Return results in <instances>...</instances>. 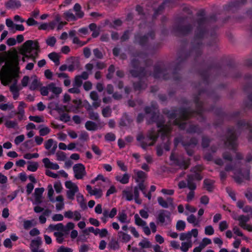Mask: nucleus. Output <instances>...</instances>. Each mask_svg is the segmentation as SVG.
I'll return each instance as SVG.
<instances>
[{"label": "nucleus", "mask_w": 252, "mask_h": 252, "mask_svg": "<svg viewBox=\"0 0 252 252\" xmlns=\"http://www.w3.org/2000/svg\"><path fill=\"white\" fill-rule=\"evenodd\" d=\"M226 145L231 148H234L236 145V137L233 133L231 134L226 142Z\"/></svg>", "instance_id": "obj_27"}, {"label": "nucleus", "mask_w": 252, "mask_h": 252, "mask_svg": "<svg viewBox=\"0 0 252 252\" xmlns=\"http://www.w3.org/2000/svg\"><path fill=\"white\" fill-rule=\"evenodd\" d=\"M205 234L207 235H212L214 234V229L212 226L208 225L205 227Z\"/></svg>", "instance_id": "obj_44"}, {"label": "nucleus", "mask_w": 252, "mask_h": 252, "mask_svg": "<svg viewBox=\"0 0 252 252\" xmlns=\"http://www.w3.org/2000/svg\"><path fill=\"white\" fill-rule=\"evenodd\" d=\"M23 46L25 52L28 53H31L33 49L38 52L40 51L39 43L37 40L34 41L31 40H27L23 44Z\"/></svg>", "instance_id": "obj_9"}, {"label": "nucleus", "mask_w": 252, "mask_h": 252, "mask_svg": "<svg viewBox=\"0 0 252 252\" xmlns=\"http://www.w3.org/2000/svg\"><path fill=\"white\" fill-rule=\"evenodd\" d=\"M123 195L126 197V199L128 201L133 199V195L130 190H124L123 191Z\"/></svg>", "instance_id": "obj_41"}, {"label": "nucleus", "mask_w": 252, "mask_h": 252, "mask_svg": "<svg viewBox=\"0 0 252 252\" xmlns=\"http://www.w3.org/2000/svg\"><path fill=\"white\" fill-rule=\"evenodd\" d=\"M49 90L51 91L57 96L62 93V90L60 87H56L54 83H51L48 85Z\"/></svg>", "instance_id": "obj_19"}, {"label": "nucleus", "mask_w": 252, "mask_h": 252, "mask_svg": "<svg viewBox=\"0 0 252 252\" xmlns=\"http://www.w3.org/2000/svg\"><path fill=\"white\" fill-rule=\"evenodd\" d=\"M108 248L110 249L115 251L120 248V245L117 241H116L114 238H112L108 243Z\"/></svg>", "instance_id": "obj_22"}, {"label": "nucleus", "mask_w": 252, "mask_h": 252, "mask_svg": "<svg viewBox=\"0 0 252 252\" xmlns=\"http://www.w3.org/2000/svg\"><path fill=\"white\" fill-rule=\"evenodd\" d=\"M29 119L31 121L35 122L36 123H42L44 122V120L43 119V118L38 116H30L29 117Z\"/></svg>", "instance_id": "obj_53"}, {"label": "nucleus", "mask_w": 252, "mask_h": 252, "mask_svg": "<svg viewBox=\"0 0 252 252\" xmlns=\"http://www.w3.org/2000/svg\"><path fill=\"white\" fill-rule=\"evenodd\" d=\"M78 191L79 189L77 186L75 187L74 189L67 190L66 195L67 198L69 199L73 200L75 193L77 192Z\"/></svg>", "instance_id": "obj_28"}, {"label": "nucleus", "mask_w": 252, "mask_h": 252, "mask_svg": "<svg viewBox=\"0 0 252 252\" xmlns=\"http://www.w3.org/2000/svg\"><path fill=\"white\" fill-rule=\"evenodd\" d=\"M63 228V224L62 223H59L57 224H51L48 226V229L50 231H53L55 230L60 231Z\"/></svg>", "instance_id": "obj_26"}, {"label": "nucleus", "mask_w": 252, "mask_h": 252, "mask_svg": "<svg viewBox=\"0 0 252 252\" xmlns=\"http://www.w3.org/2000/svg\"><path fill=\"white\" fill-rule=\"evenodd\" d=\"M49 58L53 61L56 65H59L60 63L59 62V56L58 54L56 52H52L48 55Z\"/></svg>", "instance_id": "obj_32"}, {"label": "nucleus", "mask_w": 252, "mask_h": 252, "mask_svg": "<svg viewBox=\"0 0 252 252\" xmlns=\"http://www.w3.org/2000/svg\"><path fill=\"white\" fill-rule=\"evenodd\" d=\"M130 33V31L129 30L125 31L122 36L121 37V40L122 42L126 41L129 39V34Z\"/></svg>", "instance_id": "obj_46"}, {"label": "nucleus", "mask_w": 252, "mask_h": 252, "mask_svg": "<svg viewBox=\"0 0 252 252\" xmlns=\"http://www.w3.org/2000/svg\"><path fill=\"white\" fill-rule=\"evenodd\" d=\"M93 53L94 56L98 59H102L103 57L102 52L98 49L95 48L93 50Z\"/></svg>", "instance_id": "obj_62"}, {"label": "nucleus", "mask_w": 252, "mask_h": 252, "mask_svg": "<svg viewBox=\"0 0 252 252\" xmlns=\"http://www.w3.org/2000/svg\"><path fill=\"white\" fill-rule=\"evenodd\" d=\"M228 227V224L225 220L221 221L219 224V229L220 231H223L226 229Z\"/></svg>", "instance_id": "obj_63"}, {"label": "nucleus", "mask_w": 252, "mask_h": 252, "mask_svg": "<svg viewBox=\"0 0 252 252\" xmlns=\"http://www.w3.org/2000/svg\"><path fill=\"white\" fill-rule=\"evenodd\" d=\"M85 127L88 130H95L97 129V126L94 122L88 121L85 124Z\"/></svg>", "instance_id": "obj_31"}, {"label": "nucleus", "mask_w": 252, "mask_h": 252, "mask_svg": "<svg viewBox=\"0 0 252 252\" xmlns=\"http://www.w3.org/2000/svg\"><path fill=\"white\" fill-rule=\"evenodd\" d=\"M188 222L192 224L194 226H200V220L198 219L194 215H189L187 219Z\"/></svg>", "instance_id": "obj_16"}, {"label": "nucleus", "mask_w": 252, "mask_h": 252, "mask_svg": "<svg viewBox=\"0 0 252 252\" xmlns=\"http://www.w3.org/2000/svg\"><path fill=\"white\" fill-rule=\"evenodd\" d=\"M144 77H141L139 79V81L137 82H135L133 83V87L135 91H140L142 89H145L146 85L145 82L143 81V78Z\"/></svg>", "instance_id": "obj_15"}, {"label": "nucleus", "mask_w": 252, "mask_h": 252, "mask_svg": "<svg viewBox=\"0 0 252 252\" xmlns=\"http://www.w3.org/2000/svg\"><path fill=\"white\" fill-rule=\"evenodd\" d=\"M34 142L32 139L26 141L24 143V146L27 149H31L33 146Z\"/></svg>", "instance_id": "obj_56"}, {"label": "nucleus", "mask_w": 252, "mask_h": 252, "mask_svg": "<svg viewBox=\"0 0 252 252\" xmlns=\"http://www.w3.org/2000/svg\"><path fill=\"white\" fill-rule=\"evenodd\" d=\"M148 36H149L152 39L156 36L155 32L153 31L149 32L147 35L141 36L139 33H137L134 35V39L133 42L134 43H138L141 46H145L148 41Z\"/></svg>", "instance_id": "obj_5"}, {"label": "nucleus", "mask_w": 252, "mask_h": 252, "mask_svg": "<svg viewBox=\"0 0 252 252\" xmlns=\"http://www.w3.org/2000/svg\"><path fill=\"white\" fill-rule=\"evenodd\" d=\"M89 118L91 120L97 121L99 119V116L97 113L94 112L93 111L89 112Z\"/></svg>", "instance_id": "obj_58"}, {"label": "nucleus", "mask_w": 252, "mask_h": 252, "mask_svg": "<svg viewBox=\"0 0 252 252\" xmlns=\"http://www.w3.org/2000/svg\"><path fill=\"white\" fill-rule=\"evenodd\" d=\"M192 247L191 241L182 242L180 247L181 250L183 252H187L189 248Z\"/></svg>", "instance_id": "obj_30"}, {"label": "nucleus", "mask_w": 252, "mask_h": 252, "mask_svg": "<svg viewBox=\"0 0 252 252\" xmlns=\"http://www.w3.org/2000/svg\"><path fill=\"white\" fill-rule=\"evenodd\" d=\"M139 246L141 248L139 252H144V251L143 250L144 249H148L152 247L151 243L147 238L142 239L139 243Z\"/></svg>", "instance_id": "obj_17"}, {"label": "nucleus", "mask_w": 252, "mask_h": 252, "mask_svg": "<svg viewBox=\"0 0 252 252\" xmlns=\"http://www.w3.org/2000/svg\"><path fill=\"white\" fill-rule=\"evenodd\" d=\"M79 140L86 141L89 139V134L86 131H82L79 135Z\"/></svg>", "instance_id": "obj_57"}, {"label": "nucleus", "mask_w": 252, "mask_h": 252, "mask_svg": "<svg viewBox=\"0 0 252 252\" xmlns=\"http://www.w3.org/2000/svg\"><path fill=\"white\" fill-rule=\"evenodd\" d=\"M180 240L181 241L187 240V241H191L189 237V234L188 232L187 233H181L180 235Z\"/></svg>", "instance_id": "obj_59"}, {"label": "nucleus", "mask_w": 252, "mask_h": 252, "mask_svg": "<svg viewBox=\"0 0 252 252\" xmlns=\"http://www.w3.org/2000/svg\"><path fill=\"white\" fill-rule=\"evenodd\" d=\"M55 110L57 111L59 114L61 113L64 112L65 111L67 112H69V110L67 109V106L65 105H62L61 106L58 105V106H55Z\"/></svg>", "instance_id": "obj_43"}, {"label": "nucleus", "mask_w": 252, "mask_h": 252, "mask_svg": "<svg viewBox=\"0 0 252 252\" xmlns=\"http://www.w3.org/2000/svg\"><path fill=\"white\" fill-rule=\"evenodd\" d=\"M39 134L40 136H45L47 135L50 132V129L48 127H45L40 129L39 130Z\"/></svg>", "instance_id": "obj_54"}, {"label": "nucleus", "mask_w": 252, "mask_h": 252, "mask_svg": "<svg viewBox=\"0 0 252 252\" xmlns=\"http://www.w3.org/2000/svg\"><path fill=\"white\" fill-rule=\"evenodd\" d=\"M28 163H30L27 167L28 170L32 172H35L37 170L38 167V163L37 162L28 161Z\"/></svg>", "instance_id": "obj_34"}, {"label": "nucleus", "mask_w": 252, "mask_h": 252, "mask_svg": "<svg viewBox=\"0 0 252 252\" xmlns=\"http://www.w3.org/2000/svg\"><path fill=\"white\" fill-rule=\"evenodd\" d=\"M63 15L65 19L68 21H75L77 20L76 16H75L72 12L71 10L66 11L63 13Z\"/></svg>", "instance_id": "obj_29"}, {"label": "nucleus", "mask_w": 252, "mask_h": 252, "mask_svg": "<svg viewBox=\"0 0 252 252\" xmlns=\"http://www.w3.org/2000/svg\"><path fill=\"white\" fill-rule=\"evenodd\" d=\"M56 156L57 157V159L58 160L64 161L66 158V155L63 152L58 151L56 153Z\"/></svg>", "instance_id": "obj_51"}, {"label": "nucleus", "mask_w": 252, "mask_h": 252, "mask_svg": "<svg viewBox=\"0 0 252 252\" xmlns=\"http://www.w3.org/2000/svg\"><path fill=\"white\" fill-rule=\"evenodd\" d=\"M53 194L54 190L53 189L52 186L51 185H49L48 186V196L50 200L52 202H54L55 201V200L53 197Z\"/></svg>", "instance_id": "obj_40"}, {"label": "nucleus", "mask_w": 252, "mask_h": 252, "mask_svg": "<svg viewBox=\"0 0 252 252\" xmlns=\"http://www.w3.org/2000/svg\"><path fill=\"white\" fill-rule=\"evenodd\" d=\"M145 114L139 113L137 117V122L138 123H141L144 118L146 120V124L151 125L155 123L158 127V115L157 113L156 106L152 104L150 106H147L144 109Z\"/></svg>", "instance_id": "obj_2"}, {"label": "nucleus", "mask_w": 252, "mask_h": 252, "mask_svg": "<svg viewBox=\"0 0 252 252\" xmlns=\"http://www.w3.org/2000/svg\"><path fill=\"white\" fill-rule=\"evenodd\" d=\"M41 85V84L38 81L37 77L34 76V79L30 85L29 89L32 91H34L36 90Z\"/></svg>", "instance_id": "obj_23"}, {"label": "nucleus", "mask_w": 252, "mask_h": 252, "mask_svg": "<svg viewBox=\"0 0 252 252\" xmlns=\"http://www.w3.org/2000/svg\"><path fill=\"white\" fill-rule=\"evenodd\" d=\"M60 120L64 123H67L70 121V116L66 113H63L61 115L60 117Z\"/></svg>", "instance_id": "obj_49"}, {"label": "nucleus", "mask_w": 252, "mask_h": 252, "mask_svg": "<svg viewBox=\"0 0 252 252\" xmlns=\"http://www.w3.org/2000/svg\"><path fill=\"white\" fill-rule=\"evenodd\" d=\"M115 135L113 133H107L105 135V139L106 141H114L115 140Z\"/></svg>", "instance_id": "obj_60"}, {"label": "nucleus", "mask_w": 252, "mask_h": 252, "mask_svg": "<svg viewBox=\"0 0 252 252\" xmlns=\"http://www.w3.org/2000/svg\"><path fill=\"white\" fill-rule=\"evenodd\" d=\"M233 218L235 220L239 221V224L242 228L249 231H252V226L247 223L250 219L249 216L244 215L234 216Z\"/></svg>", "instance_id": "obj_7"}, {"label": "nucleus", "mask_w": 252, "mask_h": 252, "mask_svg": "<svg viewBox=\"0 0 252 252\" xmlns=\"http://www.w3.org/2000/svg\"><path fill=\"white\" fill-rule=\"evenodd\" d=\"M127 219V215L125 211H122L119 214L118 220L122 223H125Z\"/></svg>", "instance_id": "obj_42"}, {"label": "nucleus", "mask_w": 252, "mask_h": 252, "mask_svg": "<svg viewBox=\"0 0 252 252\" xmlns=\"http://www.w3.org/2000/svg\"><path fill=\"white\" fill-rule=\"evenodd\" d=\"M214 182L213 180L205 179L204 181V188L209 191H211L214 187Z\"/></svg>", "instance_id": "obj_25"}, {"label": "nucleus", "mask_w": 252, "mask_h": 252, "mask_svg": "<svg viewBox=\"0 0 252 252\" xmlns=\"http://www.w3.org/2000/svg\"><path fill=\"white\" fill-rule=\"evenodd\" d=\"M5 5L8 9H14L21 7V3L19 0H9L5 2Z\"/></svg>", "instance_id": "obj_13"}, {"label": "nucleus", "mask_w": 252, "mask_h": 252, "mask_svg": "<svg viewBox=\"0 0 252 252\" xmlns=\"http://www.w3.org/2000/svg\"><path fill=\"white\" fill-rule=\"evenodd\" d=\"M212 243V241L208 238H204L199 243V247L203 250L208 245Z\"/></svg>", "instance_id": "obj_33"}, {"label": "nucleus", "mask_w": 252, "mask_h": 252, "mask_svg": "<svg viewBox=\"0 0 252 252\" xmlns=\"http://www.w3.org/2000/svg\"><path fill=\"white\" fill-rule=\"evenodd\" d=\"M118 236L119 239H120V241L123 243H127L131 239V237L129 235L123 231H119L118 233Z\"/></svg>", "instance_id": "obj_20"}, {"label": "nucleus", "mask_w": 252, "mask_h": 252, "mask_svg": "<svg viewBox=\"0 0 252 252\" xmlns=\"http://www.w3.org/2000/svg\"><path fill=\"white\" fill-rule=\"evenodd\" d=\"M44 191V189L43 188H36L34 192V197L38 196L42 197V194Z\"/></svg>", "instance_id": "obj_47"}, {"label": "nucleus", "mask_w": 252, "mask_h": 252, "mask_svg": "<svg viewBox=\"0 0 252 252\" xmlns=\"http://www.w3.org/2000/svg\"><path fill=\"white\" fill-rule=\"evenodd\" d=\"M46 42L48 45L53 47L56 42V39L54 36H52L46 39Z\"/></svg>", "instance_id": "obj_52"}, {"label": "nucleus", "mask_w": 252, "mask_h": 252, "mask_svg": "<svg viewBox=\"0 0 252 252\" xmlns=\"http://www.w3.org/2000/svg\"><path fill=\"white\" fill-rule=\"evenodd\" d=\"M197 144V141L196 139H192L191 140V141L188 144V145H184V146L185 147L186 150L187 151V153L190 156L192 155L191 152H189L188 151V147H192L193 146H195Z\"/></svg>", "instance_id": "obj_48"}, {"label": "nucleus", "mask_w": 252, "mask_h": 252, "mask_svg": "<svg viewBox=\"0 0 252 252\" xmlns=\"http://www.w3.org/2000/svg\"><path fill=\"white\" fill-rule=\"evenodd\" d=\"M173 200L171 197H168L164 200L161 197H158V204L164 208H168L169 205H172Z\"/></svg>", "instance_id": "obj_18"}, {"label": "nucleus", "mask_w": 252, "mask_h": 252, "mask_svg": "<svg viewBox=\"0 0 252 252\" xmlns=\"http://www.w3.org/2000/svg\"><path fill=\"white\" fill-rule=\"evenodd\" d=\"M132 121L128 115L126 113H125L121 118L119 124L120 126H126L127 124H130Z\"/></svg>", "instance_id": "obj_14"}, {"label": "nucleus", "mask_w": 252, "mask_h": 252, "mask_svg": "<svg viewBox=\"0 0 252 252\" xmlns=\"http://www.w3.org/2000/svg\"><path fill=\"white\" fill-rule=\"evenodd\" d=\"M67 62L70 63L67 66V68L69 71H73L75 68L79 66V62L74 57H71L68 59Z\"/></svg>", "instance_id": "obj_12"}, {"label": "nucleus", "mask_w": 252, "mask_h": 252, "mask_svg": "<svg viewBox=\"0 0 252 252\" xmlns=\"http://www.w3.org/2000/svg\"><path fill=\"white\" fill-rule=\"evenodd\" d=\"M146 136L152 142L149 144L144 141L141 142L140 146L144 150H146L148 146H153L156 143L158 138V130L155 128H152L148 131Z\"/></svg>", "instance_id": "obj_4"}, {"label": "nucleus", "mask_w": 252, "mask_h": 252, "mask_svg": "<svg viewBox=\"0 0 252 252\" xmlns=\"http://www.w3.org/2000/svg\"><path fill=\"white\" fill-rule=\"evenodd\" d=\"M54 235L56 237V240L58 243L62 244L64 240V238H63L64 233L63 232H55Z\"/></svg>", "instance_id": "obj_35"}, {"label": "nucleus", "mask_w": 252, "mask_h": 252, "mask_svg": "<svg viewBox=\"0 0 252 252\" xmlns=\"http://www.w3.org/2000/svg\"><path fill=\"white\" fill-rule=\"evenodd\" d=\"M134 173L136 175L135 181L136 182L139 183V188L142 191L143 194L145 193V186L144 185V182L147 178V174L142 171H136L134 170Z\"/></svg>", "instance_id": "obj_8"}, {"label": "nucleus", "mask_w": 252, "mask_h": 252, "mask_svg": "<svg viewBox=\"0 0 252 252\" xmlns=\"http://www.w3.org/2000/svg\"><path fill=\"white\" fill-rule=\"evenodd\" d=\"M129 177L130 176L127 173H125L123 177L120 176H116V179L117 181L120 182L122 184H126L128 183Z\"/></svg>", "instance_id": "obj_24"}, {"label": "nucleus", "mask_w": 252, "mask_h": 252, "mask_svg": "<svg viewBox=\"0 0 252 252\" xmlns=\"http://www.w3.org/2000/svg\"><path fill=\"white\" fill-rule=\"evenodd\" d=\"M188 233L189 234V237L191 239L192 237L196 238L198 235V230L196 228H193L190 231H188Z\"/></svg>", "instance_id": "obj_64"}, {"label": "nucleus", "mask_w": 252, "mask_h": 252, "mask_svg": "<svg viewBox=\"0 0 252 252\" xmlns=\"http://www.w3.org/2000/svg\"><path fill=\"white\" fill-rule=\"evenodd\" d=\"M102 114L104 117H108L111 116V109L109 106H107L102 110Z\"/></svg>", "instance_id": "obj_50"}, {"label": "nucleus", "mask_w": 252, "mask_h": 252, "mask_svg": "<svg viewBox=\"0 0 252 252\" xmlns=\"http://www.w3.org/2000/svg\"><path fill=\"white\" fill-rule=\"evenodd\" d=\"M82 85V80L80 76H76L73 82L74 87H80Z\"/></svg>", "instance_id": "obj_45"}, {"label": "nucleus", "mask_w": 252, "mask_h": 252, "mask_svg": "<svg viewBox=\"0 0 252 252\" xmlns=\"http://www.w3.org/2000/svg\"><path fill=\"white\" fill-rule=\"evenodd\" d=\"M26 107V104L25 102L23 101L20 102L19 106L18 107V111L16 113H14V114L24 115L25 111L24 108Z\"/></svg>", "instance_id": "obj_37"}, {"label": "nucleus", "mask_w": 252, "mask_h": 252, "mask_svg": "<svg viewBox=\"0 0 252 252\" xmlns=\"http://www.w3.org/2000/svg\"><path fill=\"white\" fill-rule=\"evenodd\" d=\"M42 243L41 237H37L35 239L32 240L30 244V248L32 252H35L39 249Z\"/></svg>", "instance_id": "obj_11"}, {"label": "nucleus", "mask_w": 252, "mask_h": 252, "mask_svg": "<svg viewBox=\"0 0 252 252\" xmlns=\"http://www.w3.org/2000/svg\"><path fill=\"white\" fill-rule=\"evenodd\" d=\"M5 125L8 128H15L17 126V123L16 121H7Z\"/></svg>", "instance_id": "obj_55"}, {"label": "nucleus", "mask_w": 252, "mask_h": 252, "mask_svg": "<svg viewBox=\"0 0 252 252\" xmlns=\"http://www.w3.org/2000/svg\"><path fill=\"white\" fill-rule=\"evenodd\" d=\"M54 187L57 193L61 192L63 189L62 184H61L60 181H57V182H55L54 184Z\"/></svg>", "instance_id": "obj_61"}, {"label": "nucleus", "mask_w": 252, "mask_h": 252, "mask_svg": "<svg viewBox=\"0 0 252 252\" xmlns=\"http://www.w3.org/2000/svg\"><path fill=\"white\" fill-rule=\"evenodd\" d=\"M33 222H34V220H25L23 224L24 228L27 230L30 229L36 224L35 223L33 224Z\"/></svg>", "instance_id": "obj_39"}, {"label": "nucleus", "mask_w": 252, "mask_h": 252, "mask_svg": "<svg viewBox=\"0 0 252 252\" xmlns=\"http://www.w3.org/2000/svg\"><path fill=\"white\" fill-rule=\"evenodd\" d=\"M73 10L75 11L76 16L79 18H82L84 15L83 11L81 10V6L79 3L75 4L73 7Z\"/></svg>", "instance_id": "obj_21"}, {"label": "nucleus", "mask_w": 252, "mask_h": 252, "mask_svg": "<svg viewBox=\"0 0 252 252\" xmlns=\"http://www.w3.org/2000/svg\"><path fill=\"white\" fill-rule=\"evenodd\" d=\"M171 221L170 213L165 210L160 211L158 213V225L165 226L169 224Z\"/></svg>", "instance_id": "obj_6"}, {"label": "nucleus", "mask_w": 252, "mask_h": 252, "mask_svg": "<svg viewBox=\"0 0 252 252\" xmlns=\"http://www.w3.org/2000/svg\"><path fill=\"white\" fill-rule=\"evenodd\" d=\"M186 227V223L184 221L179 220L177 221L176 225V229L179 231L184 230Z\"/></svg>", "instance_id": "obj_38"}, {"label": "nucleus", "mask_w": 252, "mask_h": 252, "mask_svg": "<svg viewBox=\"0 0 252 252\" xmlns=\"http://www.w3.org/2000/svg\"><path fill=\"white\" fill-rule=\"evenodd\" d=\"M74 177L77 179H82L86 175L85 166L82 163L75 164L73 167Z\"/></svg>", "instance_id": "obj_10"}, {"label": "nucleus", "mask_w": 252, "mask_h": 252, "mask_svg": "<svg viewBox=\"0 0 252 252\" xmlns=\"http://www.w3.org/2000/svg\"><path fill=\"white\" fill-rule=\"evenodd\" d=\"M135 223L138 226H143L146 225V221L142 220L138 214L134 215Z\"/></svg>", "instance_id": "obj_36"}, {"label": "nucleus", "mask_w": 252, "mask_h": 252, "mask_svg": "<svg viewBox=\"0 0 252 252\" xmlns=\"http://www.w3.org/2000/svg\"><path fill=\"white\" fill-rule=\"evenodd\" d=\"M202 167L201 165H197L192 169V174L188 176V187L190 189V191L187 195V201L188 202L191 201L194 196V190L196 189V185L195 184L191 182L193 180H201L202 177L200 174V172L202 170Z\"/></svg>", "instance_id": "obj_1"}, {"label": "nucleus", "mask_w": 252, "mask_h": 252, "mask_svg": "<svg viewBox=\"0 0 252 252\" xmlns=\"http://www.w3.org/2000/svg\"><path fill=\"white\" fill-rule=\"evenodd\" d=\"M129 65L132 68L129 70V72L132 77L140 78L146 76V71L145 68L140 66L139 60L135 58L132 59Z\"/></svg>", "instance_id": "obj_3"}]
</instances>
